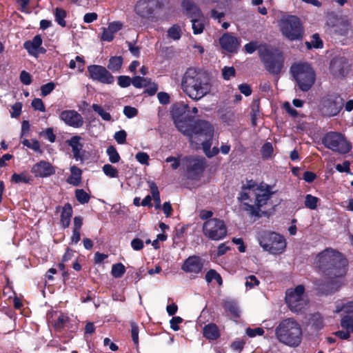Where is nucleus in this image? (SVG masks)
<instances>
[{"mask_svg": "<svg viewBox=\"0 0 353 353\" xmlns=\"http://www.w3.org/2000/svg\"><path fill=\"white\" fill-rule=\"evenodd\" d=\"M221 119L228 125H231L235 120L234 113L231 110L227 111L224 114H221Z\"/></svg>", "mask_w": 353, "mask_h": 353, "instance_id": "obj_52", "label": "nucleus"}, {"mask_svg": "<svg viewBox=\"0 0 353 353\" xmlns=\"http://www.w3.org/2000/svg\"><path fill=\"white\" fill-rule=\"evenodd\" d=\"M59 118L68 126L79 128L83 125V119L82 116L74 110H63Z\"/></svg>", "mask_w": 353, "mask_h": 353, "instance_id": "obj_17", "label": "nucleus"}, {"mask_svg": "<svg viewBox=\"0 0 353 353\" xmlns=\"http://www.w3.org/2000/svg\"><path fill=\"white\" fill-rule=\"evenodd\" d=\"M103 32L101 37V40L103 41H112L114 38V34L107 28H103Z\"/></svg>", "mask_w": 353, "mask_h": 353, "instance_id": "obj_59", "label": "nucleus"}, {"mask_svg": "<svg viewBox=\"0 0 353 353\" xmlns=\"http://www.w3.org/2000/svg\"><path fill=\"white\" fill-rule=\"evenodd\" d=\"M71 174L68 177L66 181L68 183L74 186H78L81 183L82 170L76 165L70 167Z\"/></svg>", "mask_w": 353, "mask_h": 353, "instance_id": "obj_27", "label": "nucleus"}, {"mask_svg": "<svg viewBox=\"0 0 353 353\" xmlns=\"http://www.w3.org/2000/svg\"><path fill=\"white\" fill-rule=\"evenodd\" d=\"M203 265V259L199 256L192 255L183 261L181 270L186 273L198 274L201 273Z\"/></svg>", "mask_w": 353, "mask_h": 353, "instance_id": "obj_18", "label": "nucleus"}, {"mask_svg": "<svg viewBox=\"0 0 353 353\" xmlns=\"http://www.w3.org/2000/svg\"><path fill=\"white\" fill-rule=\"evenodd\" d=\"M274 152L272 144L270 142L265 143L261 148V153L263 159H268L271 157Z\"/></svg>", "mask_w": 353, "mask_h": 353, "instance_id": "obj_45", "label": "nucleus"}, {"mask_svg": "<svg viewBox=\"0 0 353 353\" xmlns=\"http://www.w3.org/2000/svg\"><path fill=\"white\" fill-rule=\"evenodd\" d=\"M92 110L97 112L103 120L110 121L112 120L110 114L103 110V108L99 104L94 103L92 105Z\"/></svg>", "mask_w": 353, "mask_h": 353, "instance_id": "obj_40", "label": "nucleus"}, {"mask_svg": "<svg viewBox=\"0 0 353 353\" xmlns=\"http://www.w3.org/2000/svg\"><path fill=\"white\" fill-rule=\"evenodd\" d=\"M312 326L317 330L323 327V319L319 313L314 314L312 317Z\"/></svg>", "mask_w": 353, "mask_h": 353, "instance_id": "obj_51", "label": "nucleus"}, {"mask_svg": "<svg viewBox=\"0 0 353 353\" xmlns=\"http://www.w3.org/2000/svg\"><path fill=\"white\" fill-rule=\"evenodd\" d=\"M55 88L54 82H49L41 86V94L43 97L50 94Z\"/></svg>", "mask_w": 353, "mask_h": 353, "instance_id": "obj_54", "label": "nucleus"}, {"mask_svg": "<svg viewBox=\"0 0 353 353\" xmlns=\"http://www.w3.org/2000/svg\"><path fill=\"white\" fill-rule=\"evenodd\" d=\"M61 208L60 225L62 228L66 229L70 225L71 219L73 215V208L70 203H66L62 208L58 205L56 208V211L58 212Z\"/></svg>", "mask_w": 353, "mask_h": 353, "instance_id": "obj_22", "label": "nucleus"}, {"mask_svg": "<svg viewBox=\"0 0 353 353\" xmlns=\"http://www.w3.org/2000/svg\"><path fill=\"white\" fill-rule=\"evenodd\" d=\"M123 63V59L121 56L111 57L108 64V69L113 72H119Z\"/></svg>", "mask_w": 353, "mask_h": 353, "instance_id": "obj_30", "label": "nucleus"}, {"mask_svg": "<svg viewBox=\"0 0 353 353\" xmlns=\"http://www.w3.org/2000/svg\"><path fill=\"white\" fill-rule=\"evenodd\" d=\"M191 22H192L193 33L194 34H201L203 32V31L205 28V25H204V23L203 22V21L196 19H194V17H193V18H192Z\"/></svg>", "mask_w": 353, "mask_h": 353, "instance_id": "obj_47", "label": "nucleus"}, {"mask_svg": "<svg viewBox=\"0 0 353 353\" xmlns=\"http://www.w3.org/2000/svg\"><path fill=\"white\" fill-rule=\"evenodd\" d=\"M181 6L189 18L196 17L200 14L199 10L191 0H182Z\"/></svg>", "mask_w": 353, "mask_h": 353, "instance_id": "obj_28", "label": "nucleus"}, {"mask_svg": "<svg viewBox=\"0 0 353 353\" xmlns=\"http://www.w3.org/2000/svg\"><path fill=\"white\" fill-rule=\"evenodd\" d=\"M171 117L176 129L187 137L191 143L195 142L194 134L201 128L202 122H208L205 119H195L194 116L190 114V106L183 102L172 105Z\"/></svg>", "mask_w": 353, "mask_h": 353, "instance_id": "obj_3", "label": "nucleus"}, {"mask_svg": "<svg viewBox=\"0 0 353 353\" xmlns=\"http://www.w3.org/2000/svg\"><path fill=\"white\" fill-rule=\"evenodd\" d=\"M223 307L226 312L230 313V314L235 319H238L240 317V310L237 303L235 301L230 300L225 301L223 303Z\"/></svg>", "mask_w": 353, "mask_h": 353, "instance_id": "obj_29", "label": "nucleus"}, {"mask_svg": "<svg viewBox=\"0 0 353 353\" xmlns=\"http://www.w3.org/2000/svg\"><path fill=\"white\" fill-rule=\"evenodd\" d=\"M19 79L21 82L24 85H28L32 83V76L26 70L21 71Z\"/></svg>", "mask_w": 353, "mask_h": 353, "instance_id": "obj_63", "label": "nucleus"}, {"mask_svg": "<svg viewBox=\"0 0 353 353\" xmlns=\"http://www.w3.org/2000/svg\"><path fill=\"white\" fill-rule=\"evenodd\" d=\"M68 321H69L68 316H67L66 315H65L63 314H61L58 316V318L56 320H54L53 326L57 330H61L65 327L66 323H68Z\"/></svg>", "mask_w": 353, "mask_h": 353, "instance_id": "obj_48", "label": "nucleus"}, {"mask_svg": "<svg viewBox=\"0 0 353 353\" xmlns=\"http://www.w3.org/2000/svg\"><path fill=\"white\" fill-rule=\"evenodd\" d=\"M148 185L152 194V197L154 201V207L156 209H159L161 208V198L158 187L154 181H149Z\"/></svg>", "mask_w": 353, "mask_h": 353, "instance_id": "obj_32", "label": "nucleus"}, {"mask_svg": "<svg viewBox=\"0 0 353 353\" xmlns=\"http://www.w3.org/2000/svg\"><path fill=\"white\" fill-rule=\"evenodd\" d=\"M203 336L208 341H216L221 336V331L214 323L205 325L203 328Z\"/></svg>", "mask_w": 353, "mask_h": 353, "instance_id": "obj_23", "label": "nucleus"}, {"mask_svg": "<svg viewBox=\"0 0 353 353\" xmlns=\"http://www.w3.org/2000/svg\"><path fill=\"white\" fill-rule=\"evenodd\" d=\"M32 181L30 176L26 172H21L20 174L14 173L11 178V181L15 183H27L29 184Z\"/></svg>", "mask_w": 353, "mask_h": 353, "instance_id": "obj_36", "label": "nucleus"}, {"mask_svg": "<svg viewBox=\"0 0 353 353\" xmlns=\"http://www.w3.org/2000/svg\"><path fill=\"white\" fill-rule=\"evenodd\" d=\"M31 172L35 177L46 178L55 173L54 166L45 160H41L32 168Z\"/></svg>", "mask_w": 353, "mask_h": 353, "instance_id": "obj_20", "label": "nucleus"}, {"mask_svg": "<svg viewBox=\"0 0 353 353\" xmlns=\"http://www.w3.org/2000/svg\"><path fill=\"white\" fill-rule=\"evenodd\" d=\"M345 61L342 58L332 59L330 66L332 74L334 76L344 77L346 74L345 70Z\"/></svg>", "mask_w": 353, "mask_h": 353, "instance_id": "obj_25", "label": "nucleus"}, {"mask_svg": "<svg viewBox=\"0 0 353 353\" xmlns=\"http://www.w3.org/2000/svg\"><path fill=\"white\" fill-rule=\"evenodd\" d=\"M290 73L295 79L299 88L303 92H307L315 83L316 74L307 63H295L290 67Z\"/></svg>", "mask_w": 353, "mask_h": 353, "instance_id": "obj_7", "label": "nucleus"}, {"mask_svg": "<svg viewBox=\"0 0 353 353\" xmlns=\"http://www.w3.org/2000/svg\"><path fill=\"white\" fill-rule=\"evenodd\" d=\"M22 103L21 102H16L12 105V112L10 114L12 118H17L21 114Z\"/></svg>", "mask_w": 353, "mask_h": 353, "instance_id": "obj_64", "label": "nucleus"}, {"mask_svg": "<svg viewBox=\"0 0 353 353\" xmlns=\"http://www.w3.org/2000/svg\"><path fill=\"white\" fill-rule=\"evenodd\" d=\"M43 39L40 34L35 35L32 40L24 42L23 48L31 56L37 57V49L42 45Z\"/></svg>", "mask_w": 353, "mask_h": 353, "instance_id": "obj_24", "label": "nucleus"}, {"mask_svg": "<svg viewBox=\"0 0 353 353\" xmlns=\"http://www.w3.org/2000/svg\"><path fill=\"white\" fill-rule=\"evenodd\" d=\"M32 107L35 110H39L40 112H45L46 108L43 101L41 99L35 98L32 101Z\"/></svg>", "mask_w": 353, "mask_h": 353, "instance_id": "obj_60", "label": "nucleus"}, {"mask_svg": "<svg viewBox=\"0 0 353 353\" xmlns=\"http://www.w3.org/2000/svg\"><path fill=\"white\" fill-rule=\"evenodd\" d=\"M246 344V340L244 339H236L234 341L231 345V348L239 353H241L244 349L245 345Z\"/></svg>", "mask_w": 353, "mask_h": 353, "instance_id": "obj_50", "label": "nucleus"}, {"mask_svg": "<svg viewBox=\"0 0 353 353\" xmlns=\"http://www.w3.org/2000/svg\"><path fill=\"white\" fill-rule=\"evenodd\" d=\"M182 36V30L179 24H174L167 31V37L174 41L179 40Z\"/></svg>", "mask_w": 353, "mask_h": 353, "instance_id": "obj_34", "label": "nucleus"}, {"mask_svg": "<svg viewBox=\"0 0 353 353\" xmlns=\"http://www.w3.org/2000/svg\"><path fill=\"white\" fill-rule=\"evenodd\" d=\"M305 287L299 285L294 289H288L285 292V303L289 309L295 313L301 312L306 306V302L303 298Z\"/></svg>", "mask_w": 353, "mask_h": 353, "instance_id": "obj_13", "label": "nucleus"}, {"mask_svg": "<svg viewBox=\"0 0 353 353\" xmlns=\"http://www.w3.org/2000/svg\"><path fill=\"white\" fill-rule=\"evenodd\" d=\"M200 127H201V128L194 134V143L199 144L195 139L199 137H203L204 140L201 143L203 150L208 158H212L217 155L219 152V149L217 147H214L211 150L214 134V127L210 121L202 122Z\"/></svg>", "mask_w": 353, "mask_h": 353, "instance_id": "obj_11", "label": "nucleus"}, {"mask_svg": "<svg viewBox=\"0 0 353 353\" xmlns=\"http://www.w3.org/2000/svg\"><path fill=\"white\" fill-rule=\"evenodd\" d=\"M125 272V267L121 263L112 265L111 274L116 279L121 278Z\"/></svg>", "mask_w": 353, "mask_h": 353, "instance_id": "obj_38", "label": "nucleus"}, {"mask_svg": "<svg viewBox=\"0 0 353 353\" xmlns=\"http://www.w3.org/2000/svg\"><path fill=\"white\" fill-rule=\"evenodd\" d=\"M236 70L234 67L225 66L222 69V76L225 80H229L232 77H234Z\"/></svg>", "mask_w": 353, "mask_h": 353, "instance_id": "obj_55", "label": "nucleus"}, {"mask_svg": "<svg viewBox=\"0 0 353 353\" xmlns=\"http://www.w3.org/2000/svg\"><path fill=\"white\" fill-rule=\"evenodd\" d=\"M264 332H265L262 327H248L245 330L246 334L250 338L255 337L256 336H262L264 334Z\"/></svg>", "mask_w": 353, "mask_h": 353, "instance_id": "obj_56", "label": "nucleus"}, {"mask_svg": "<svg viewBox=\"0 0 353 353\" xmlns=\"http://www.w3.org/2000/svg\"><path fill=\"white\" fill-rule=\"evenodd\" d=\"M279 28L282 34L290 41L302 39L304 34L301 19L294 15L283 17L279 22Z\"/></svg>", "mask_w": 353, "mask_h": 353, "instance_id": "obj_9", "label": "nucleus"}, {"mask_svg": "<svg viewBox=\"0 0 353 353\" xmlns=\"http://www.w3.org/2000/svg\"><path fill=\"white\" fill-rule=\"evenodd\" d=\"M327 106L330 108V114L335 116L339 113L343 107V99L338 95L332 96L327 100Z\"/></svg>", "mask_w": 353, "mask_h": 353, "instance_id": "obj_26", "label": "nucleus"}, {"mask_svg": "<svg viewBox=\"0 0 353 353\" xmlns=\"http://www.w3.org/2000/svg\"><path fill=\"white\" fill-rule=\"evenodd\" d=\"M127 133L124 130L116 132L114 138L119 144H124L126 142Z\"/></svg>", "mask_w": 353, "mask_h": 353, "instance_id": "obj_58", "label": "nucleus"}, {"mask_svg": "<svg viewBox=\"0 0 353 353\" xmlns=\"http://www.w3.org/2000/svg\"><path fill=\"white\" fill-rule=\"evenodd\" d=\"M41 136H45L46 138L50 142L54 143L56 140V135L54 134L53 129L52 128H47L45 131H42L40 133Z\"/></svg>", "mask_w": 353, "mask_h": 353, "instance_id": "obj_62", "label": "nucleus"}, {"mask_svg": "<svg viewBox=\"0 0 353 353\" xmlns=\"http://www.w3.org/2000/svg\"><path fill=\"white\" fill-rule=\"evenodd\" d=\"M219 44L225 51L234 53L237 52L241 44V40L231 33L226 32L220 37Z\"/></svg>", "mask_w": 353, "mask_h": 353, "instance_id": "obj_19", "label": "nucleus"}, {"mask_svg": "<svg viewBox=\"0 0 353 353\" xmlns=\"http://www.w3.org/2000/svg\"><path fill=\"white\" fill-rule=\"evenodd\" d=\"M319 201V199L316 196H314L312 194H307L305 198V207L310 210H315L317 208V203Z\"/></svg>", "mask_w": 353, "mask_h": 353, "instance_id": "obj_42", "label": "nucleus"}, {"mask_svg": "<svg viewBox=\"0 0 353 353\" xmlns=\"http://www.w3.org/2000/svg\"><path fill=\"white\" fill-rule=\"evenodd\" d=\"M203 233L210 240L219 241L227 235V227L223 220L212 218L203 224Z\"/></svg>", "mask_w": 353, "mask_h": 353, "instance_id": "obj_12", "label": "nucleus"}, {"mask_svg": "<svg viewBox=\"0 0 353 353\" xmlns=\"http://www.w3.org/2000/svg\"><path fill=\"white\" fill-rule=\"evenodd\" d=\"M21 143L24 146H26L40 154L43 153V150L41 149L40 143L37 139H31V141L28 139H23Z\"/></svg>", "mask_w": 353, "mask_h": 353, "instance_id": "obj_37", "label": "nucleus"}, {"mask_svg": "<svg viewBox=\"0 0 353 353\" xmlns=\"http://www.w3.org/2000/svg\"><path fill=\"white\" fill-rule=\"evenodd\" d=\"M55 21L62 28L66 26L67 12L62 8H56L53 12Z\"/></svg>", "mask_w": 353, "mask_h": 353, "instance_id": "obj_31", "label": "nucleus"}, {"mask_svg": "<svg viewBox=\"0 0 353 353\" xmlns=\"http://www.w3.org/2000/svg\"><path fill=\"white\" fill-rule=\"evenodd\" d=\"M83 138L79 135H74L66 141L67 144L71 147L73 157L76 161H83L85 151L83 150V145L81 143Z\"/></svg>", "mask_w": 353, "mask_h": 353, "instance_id": "obj_21", "label": "nucleus"}, {"mask_svg": "<svg viewBox=\"0 0 353 353\" xmlns=\"http://www.w3.org/2000/svg\"><path fill=\"white\" fill-rule=\"evenodd\" d=\"M314 264L319 272L330 279L314 282L317 295L327 296L337 292L342 285L339 278L343 277L347 270L348 261L343 254L327 248L316 255Z\"/></svg>", "mask_w": 353, "mask_h": 353, "instance_id": "obj_1", "label": "nucleus"}, {"mask_svg": "<svg viewBox=\"0 0 353 353\" xmlns=\"http://www.w3.org/2000/svg\"><path fill=\"white\" fill-rule=\"evenodd\" d=\"M89 77L104 84H112L114 81L113 75L106 68L99 65H90L88 67Z\"/></svg>", "mask_w": 353, "mask_h": 353, "instance_id": "obj_14", "label": "nucleus"}, {"mask_svg": "<svg viewBox=\"0 0 353 353\" xmlns=\"http://www.w3.org/2000/svg\"><path fill=\"white\" fill-rule=\"evenodd\" d=\"M259 57L264 68L271 74L279 75L284 68V54L279 48L268 43H261Z\"/></svg>", "mask_w": 353, "mask_h": 353, "instance_id": "obj_5", "label": "nucleus"}, {"mask_svg": "<svg viewBox=\"0 0 353 353\" xmlns=\"http://www.w3.org/2000/svg\"><path fill=\"white\" fill-rule=\"evenodd\" d=\"M132 83V78L126 75H121L117 77V83L121 88H128Z\"/></svg>", "mask_w": 353, "mask_h": 353, "instance_id": "obj_53", "label": "nucleus"}, {"mask_svg": "<svg viewBox=\"0 0 353 353\" xmlns=\"http://www.w3.org/2000/svg\"><path fill=\"white\" fill-rule=\"evenodd\" d=\"M341 325L350 333H353V316L350 315L343 316L341 321Z\"/></svg>", "mask_w": 353, "mask_h": 353, "instance_id": "obj_46", "label": "nucleus"}, {"mask_svg": "<svg viewBox=\"0 0 353 353\" xmlns=\"http://www.w3.org/2000/svg\"><path fill=\"white\" fill-rule=\"evenodd\" d=\"M278 341L290 347H297L301 342L302 330L300 325L292 318L283 319L275 329Z\"/></svg>", "mask_w": 353, "mask_h": 353, "instance_id": "obj_6", "label": "nucleus"}, {"mask_svg": "<svg viewBox=\"0 0 353 353\" xmlns=\"http://www.w3.org/2000/svg\"><path fill=\"white\" fill-rule=\"evenodd\" d=\"M305 44L308 49H311L312 48H322L323 46V41L317 33L312 35L311 42L307 41Z\"/></svg>", "mask_w": 353, "mask_h": 353, "instance_id": "obj_44", "label": "nucleus"}, {"mask_svg": "<svg viewBox=\"0 0 353 353\" xmlns=\"http://www.w3.org/2000/svg\"><path fill=\"white\" fill-rule=\"evenodd\" d=\"M154 0H139L135 6L134 12L142 19L153 20L154 17Z\"/></svg>", "mask_w": 353, "mask_h": 353, "instance_id": "obj_16", "label": "nucleus"}, {"mask_svg": "<svg viewBox=\"0 0 353 353\" xmlns=\"http://www.w3.org/2000/svg\"><path fill=\"white\" fill-rule=\"evenodd\" d=\"M258 241L263 249L272 254H280L286 248V240L283 235L270 231H261L258 234Z\"/></svg>", "mask_w": 353, "mask_h": 353, "instance_id": "obj_8", "label": "nucleus"}, {"mask_svg": "<svg viewBox=\"0 0 353 353\" xmlns=\"http://www.w3.org/2000/svg\"><path fill=\"white\" fill-rule=\"evenodd\" d=\"M106 153L109 157V161L112 163H118L121 159L120 155L114 145H110L107 148Z\"/></svg>", "mask_w": 353, "mask_h": 353, "instance_id": "obj_41", "label": "nucleus"}, {"mask_svg": "<svg viewBox=\"0 0 353 353\" xmlns=\"http://www.w3.org/2000/svg\"><path fill=\"white\" fill-rule=\"evenodd\" d=\"M186 161L188 178L192 180L199 179L205 169V159L189 157H186Z\"/></svg>", "mask_w": 353, "mask_h": 353, "instance_id": "obj_15", "label": "nucleus"}, {"mask_svg": "<svg viewBox=\"0 0 353 353\" xmlns=\"http://www.w3.org/2000/svg\"><path fill=\"white\" fill-rule=\"evenodd\" d=\"M102 170L104 174L110 178H117L119 176L118 170L110 164H105Z\"/></svg>", "mask_w": 353, "mask_h": 353, "instance_id": "obj_49", "label": "nucleus"}, {"mask_svg": "<svg viewBox=\"0 0 353 353\" xmlns=\"http://www.w3.org/2000/svg\"><path fill=\"white\" fill-rule=\"evenodd\" d=\"M181 86L189 97L198 101L210 92V79L205 72L189 68L183 76Z\"/></svg>", "mask_w": 353, "mask_h": 353, "instance_id": "obj_4", "label": "nucleus"}, {"mask_svg": "<svg viewBox=\"0 0 353 353\" xmlns=\"http://www.w3.org/2000/svg\"><path fill=\"white\" fill-rule=\"evenodd\" d=\"M130 327H131L130 334H131L132 340L133 341V343H134L135 347L138 348L139 344V326L137 323L132 321V322H130Z\"/></svg>", "mask_w": 353, "mask_h": 353, "instance_id": "obj_39", "label": "nucleus"}, {"mask_svg": "<svg viewBox=\"0 0 353 353\" xmlns=\"http://www.w3.org/2000/svg\"><path fill=\"white\" fill-rule=\"evenodd\" d=\"M272 185L261 182L257 183L253 179L243 184L237 196V201L243 204V209L251 216L261 217V208L266 205L275 192Z\"/></svg>", "mask_w": 353, "mask_h": 353, "instance_id": "obj_2", "label": "nucleus"}, {"mask_svg": "<svg viewBox=\"0 0 353 353\" xmlns=\"http://www.w3.org/2000/svg\"><path fill=\"white\" fill-rule=\"evenodd\" d=\"M75 197L81 204L88 203L90 199V195L83 189H77L75 190Z\"/></svg>", "mask_w": 353, "mask_h": 353, "instance_id": "obj_43", "label": "nucleus"}, {"mask_svg": "<svg viewBox=\"0 0 353 353\" xmlns=\"http://www.w3.org/2000/svg\"><path fill=\"white\" fill-rule=\"evenodd\" d=\"M85 59L82 56H76L75 59H72L69 62V68L70 69L77 68L79 72H82L84 70Z\"/></svg>", "mask_w": 353, "mask_h": 353, "instance_id": "obj_35", "label": "nucleus"}, {"mask_svg": "<svg viewBox=\"0 0 353 353\" xmlns=\"http://www.w3.org/2000/svg\"><path fill=\"white\" fill-rule=\"evenodd\" d=\"M324 146L341 154H345L352 150V143L341 132H329L322 138Z\"/></svg>", "mask_w": 353, "mask_h": 353, "instance_id": "obj_10", "label": "nucleus"}, {"mask_svg": "<svg viewBox=\"0 0 353 353\" xmlns=\"http://www.w3.org/2000/svg\"><path fill=\"white\" fill-rule=\"evenodd\" d=\"M123 114L126 117L131 119L138 114V110L134 107L126 105L123 108Z\"/></svg>", "mask_w": 353, "mask_h": 353, "instance_id": "obj_61", "label": "nucleus"}, {"mask_svg": "<svg viewBox=\"0 0 353 353\" xmlns=\"http://www.w3.org/2000/svg\"><path fill=\"white\" fill-rule=\"evenodd\" d=\"M151 79L141 76H134L132 78L131 84L136 88H142L149 86L151 83Z\"/></svg>", "mask_w": 353, "mask_h": 353, "instance_id": "obj_33", "label": "nucleus"}, {"mask_svg": "<svg viewBox=\"0 0 353 353\" xmlns=\"http://www.w3.org/2000/svg\"><path fill=\"white\" fill-rule=\"evenodd\" d=\"M245 279L246 281L245 285L247 288L252 289L254 287L259 285L260 283V281L254 275L248 276Z\"/></svg>", "mask_w": 353, "mask_h": 353, "instance_id": "obj_57", "label": "nucleus"}]
</instances>
